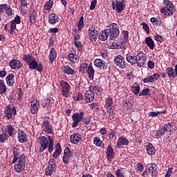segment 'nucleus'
Returning a JSON list of instances; mask_svg holds the SVG:
<instances>
[{
    "mask_svg": "<svg viewBox=\"0 0 177 177\" xmlns=\"http://www.w3.org/2000/svg\"><path fill=\"white\" fill-rule=\"evenodd\" d=\"M50 140H53L50 136H48V138L45 136H41L38 138L37 142L39 145H40V148L39 150V153H44V151L48 149L49 143H50Z\"/></svg>",
    "mask_w": 177,
    "mask_h": 177,
    "instance_id": "nucleus-1",
    "label": "nucleus"
},
{
    "mask_svg": "<svg viewBox=\"0 0 177 177\" xmlns=\"http://www.w3.org/2000/svg\"><path fill=\"white\" fill-rule=\"evenodd\" d=\"M14 169L17 174H21L26 168V156L21 155L19 160L15 162Z\"/></svg>",
    "mask_w": 177,
    "mask_h": 177,
    "instance_id": "nucleus-2",
    "label": "nucleus"
},
{
    "mask_svg": "<svg viewBox=\"0 0 177 177\" xmlns=\"http://www.w3.org/2000/svg\"><path fill=\"white\" fill-rule=\"evenodd\" d=\"M127 6V0H113L112 1V9L117 13H122Z\"/></svg>",
    "mask_w": 177,
    "mask_h": 177,
    "instance_id": "nucleus-3",
    "label": "nucleus"
},
{
    "mask_svg": "<svg viewBox=\"0 0 177 177\" xmlns=\"http://www.w3.org/2000/svg\"><path fill=\"white\" fill-rule=\"evenodd\" d=\"M150 175L151 177L157 176V165L154 163L148 164L147 168L142 173L143 177H147Z\"/></svg>",
    "mask_w": 177,
    "mask_h": 177,
    "instance_id": "nucleus-4",
    "label": "nucleus"
},
{
    "mask_svg": "<svg viewBox=\"0 0 177 177\" xmlns=\"http://www.w3.org/2000/svg\"><path fill=\"white\" fill-rule=\"evenodd\" d=\"M109 34L110 39H116L120 35V29H118V24L113 23L109 26V29H106Z\"/></svg>",
    "mask_w": 177,
    "mask_h": 177,
    "instance_id": "nucleus-5",
    "label": "nucleus"
},
{
    "mask_svg": "<svg viewBox=\"0 0 177 177\" xmlns=\"http://www.w3.org/2000/svg\"><path fill=\"white\" fill-rule=\"evenodd\" d=\"M146 63V54L143 52L140 51L136 55V64L137 67H143Z\"/></svg>",
    "mask_w": 177,
    "mask_h": 177,
    "instance_id": "nucleus-6",
    "label": "nucleus"
},
{
    "mask_svg": "<svg viewBox=\"0 0 177 177\" xmlns=\"http://www.w3.org/2000/svg\"><path fill=\"white\" fill-rule=\"evenodd\" d=\"M59 85L61 86L62 96H64V97H68V95L70 94V89L71 88L68 82L64 80H61L59 82Z\"/></svg>",
    "mask_w": 177,
    "mask_h": 177,
    "instance_id": "nucleus-7",
    "label": "nucleus"
},
{
    "mask_svg": "<svg viewBox=\"0 0 177 177\" xmlns=\"http://www.w3.org/2000/svg\"><path fill=\"white\" fill-rule=\"evenodd\" d=\"M84 117V112L76 113L72 115V120L73 122L72 123V128H75L78 126V124L82 121V118Z\"/></svg>",
    "mask_w": 177,
    "mask_h": 177,
    "instance_id": "nucleus-8",
    "label": "nucleus"
},
{
    "mask_svg": "<svg viewBox=\"0 0 177 177\" xmlns=\"http://www.w3.org/2000/svg\"><path fill=\"white\" fill-rule=\"evenodd\" d=\"M5 116L7 118V120H10L13 115H16V107L13 106L12 108V105L8 104L6 108H5Z\"/></svg>",
    "mask_w": 177,
    "mask_h": 177,
    "instance_id": "nucleus-9",
    "label": "nucleus"
},
{
    "mask_svg": "<svg viewBox=\"0 0 177 177\" xmlns=\"http://www.w3.org/2000/svg\"><path fill=\"white\" fill-rule=\"evenodd\" d=\"M55 168H56V162H55V159H50L46 169V176H50V175L53 174Z\"/></svg>",
    "mask_w": 177,
    "mask_h": 177,
    "instance_id": "nucleus-10",
    "label": "nucleus"
},
{
    "mask_svg": "<svg viewBox=\"0 0 177 177\" xmlns=\"http://www.w3.org/2000/svg\"><path fill=\"white\" fill-rule=\"evenodd\" d=\"M21 23V19L19 15H17L15 19L10 21V28L9 31V34H10V35L15 32V30H16V25L20 24Z\"/></svg>",
    "mask_w": 177,
    "mask_h": 177,
    "instance_id": "nucleus-11",
    "label": "nucleus"
},
{
    "mask_svg": "<svg viewBox=\"0 0 177 177\" xmlns=\"http://www.w3.org/2000/svg\"><path fill=\"white\" fill-rule=\"evenodd\" d=\"M98 34L99 33L97 32V30L94 26L88 28V37L91 42H94V41H96Z\"/></svg>",
    "mask_w": 177,
    "mask_h": 177,
    "instance_id": "nucleus-12",
    "label": "nucleus"
},
{
    "mask_svg": "<svg viewBox=\"0 0 177 177\" xmlns=\"http://www.w3.org/2000/svg\"><path fill=\"white\" fill-rule=\"evenodd\" d=\"M29 66L30 70H37V71H39V73H41L43 70L42 64H38L37 62V59H34L30 63L28 64Z\"/></svg>",
    "mask_w": 177,
    "mask_h": 177,
    "instance_id": "nucleus-13",
    "label": "nucleus"
},
{
    "mask_svg": "<svg viewBox=\"0 0 177 177\" xmlns=\"http://www.w3.org/2000/svg\"><path fill=\"white\" fill-rule=\"evenodd\" d=\"M94 66L99 68L100 70H107V64L106 61L102 60L100 59H96L94 60Z\"/></svg>",
    "mask_w": 177,
    "mask_h": 177,
    "instance_id": "nucleus-14",
    "label": "nucleus"
},
{
    "mask_svg": "<svg viewBox=\"0 0 177 177\" xmlns=\"http://www.w3.org/2000/svg\"><path fill=\"white\" fill-rule=\"evenodd\" d=\"M114 63L120 68H125L127 67V64H125V59L121 55H118L114 59Z\"/></svg>",
    "mask_w": 177,
    "mask_h": 177,
    "instance_id": "nucleus-15",
    "label": "nucleus"
},
{
    "mask_svg": "<svg viewBox=\"0 0 177 177\" xmlns=\"http://www.w3.org/2000/svg\"><path fill=\"white\" fill-rule=\"evenodd\" d=\"M128 145H129V140L124 136H120L118 139L116 148L121 149V146H128Z\"/></svg>",
    "mask_w": 177,
    "mask_h": 177,
    "instance_id": "nucleus-16",
    "label": "nucleus"
},
{
    "mask_svg": "<svg viewBox=\"0 0 177 177\" xmlns=\"http://www.w3.org/2000/svg\"><path fill=\"white\" fill-rule=\"evenodd\" d=\"M41 129L46 133H53V131L52 130V125L49 123V121L46 120L41 124Z\"/></svg>",
    "mask_w": 177,
    "mask_h": 177,
    "instance_id": "nucleus-17",
    "label": "nucleus"
},
{
    "mask_svg": "<svg viewBox=\"0 0 177 177\" xmlns=\"http://www.w3.org/2000/svg\"><path fill=\"white\" fill-rule=\"evenodd\" d=\"M10 67H11L12 70H19L23 67V63H21L20 60L12 59L10 62Z\"/></svg>",
    "mask_w": 177,
    "mask_h": 177,
    "instance_id": "nucleus-18",
    "label": "nucleus"
},
{
    "mask_svg": "<svg viewBox=\"0 0 177 177\" xmlns=\"http://www.w3.org/2000/svg\"><path fill=\"white\" fill-rule=\"evenodd\" d=\"M38 107H39V102L37 100L31 101L30 113L32 114H37L38 113Z\"/></svg>",
    "mask_w": 177,
    "mask_h": 177,
    "instance_id": "nucleus-19",
    "label": "nucleus"
},
{
    "mask_svg": "<svg viewBox=\"0 0 177 177\" xmlns=\"http://www.w3.org/2000/svg\"><path fill=\"white\" fill-rule=\"evenodd\" d=\"M145 147L149 156H154V154H156V148L153 146L151 143H145Z\"/></svg>",
    "mask_w": 177,
    "mask_h": 177,
    "instance_id": "nucleus-20",
    "label": "nucleus"
},
{
    "mask_svg": "<svg viewBox=\"0 0 177 177\" xmlns=\"http://www.w3.org/2000/svg\"><path fill=\"white\" fill-rule=\"evenodd\" d=\"M95 99V94L92 91H88L84 95V100L86 103H91Z\"/></svg>",
    "mask_w": 177,
    "mask_h": 177,
    "instance_id": "nucleus-21",
    "label": "nucleus"
},
{
    "mask_svg": "<svg viewBox=\"0 0 177 177\" xmlns=\"http://www.w3.org/2000/svg\"><path fill=\"white\" fill-rule=\"evenodd\" d=\"M71 143L72 145H78L82 140L81 137H80V134L73 133L70 136Z\"/></svg>",
    "mask_w": 177,
    "mask_h": 177,
    "instance_id": "nucleus-22",
    "label": "nucleus"
},
{
    "mask_svg": "<svg viewBox=\"0 0 177 177\" xmlns=\"http://www.w3.org/2000/svg\"><path fill=\"white\" fill-rule=\"evenodd\" d=\"M59 16L55 13H51L48 16V23L50 24H56V23H59Z\"/></svg>",
    "mask_w": 177,
    "mask_h": 177,
    "instance_id": "nucleus-23",
    "label": "nucleus"
},
{
    "mask_svg": "<svg viewBox=\"0 0 177 177\" xmlns=\"http://www.w3.org/2000/svg\"><path fill=\"white\" fill-rule=\"evenodd\" d=\"M106 156L108 161H109V162H111L113 158H114V150H113V147H111V145H108L107 147Z\"/></svg>",
    "mask_w": 177,
    "mask_h": 177,
    "instance_id": "nucleus-24",
    "label": "nucleus"
},
{
    "mask_svg": "<svg viewBox=\"0 0 177 177\" xmlns=\"http://www.w3.org/2000/svg\"><path fill=\"white\" fill-rule=\"evenodd\" d=\"M56 57H57V53L56 52V49H55V48H51L48 55L50 63H53V62L56 60Z\"/></svg>",
    "mask_w": 177,
    "mask_h": 177,
    "instance_id": "nucleus-25",
    "label": "nucleus"
},
{
    "mask_svg": "<svg viewBox=\"0 0 177 177\" xmlns=\"http://www.w3.org/2000/svg\"><path fill=\"white\" fill-rule=\"evenodd\" d=\"M74 44L75 46L77 47V49L79 50V52H81V50H82L84 45H82V43H81V41H80V35L75 36Z\"/></svg>",
    "mask_w": 177,
    "mask_h": 177,
    "instance_id": "nucleus-26",
    "label": "nucleus"
},
{
    "mask_svg": "<svg viewBox=\"0 0 177 177\" xmlns=\"http://www.w3.org/2000/svg\"><path fill=\"white\" fill-rule=\"evenodd\" d=\"M86 73L88 74V78L91 80H93V78L95 77V69H93V66H92V64H90L87 67V69L86 71Z\"/></svg>",
    "mask_w": 177,
    "mask_h": 177,
    "instance_id": "nucleus-27",
    "label": "nucleus"
},
{
    "mask_svg": "<svg viewBox=\"0 0 177 177\" xmlns=\"http://www.w3.org/2000/svg\"><path fill=\"white\" fill-rule=\"evenodd\" d=\"M62 68V71L65 73V74H67L68 75H74V74H75V71L71 68L68 65L63 66Z\"/></svg>",
    "mask_w": 177,
    "mask_h": 177,
    "instance_id": "nucleus-28",
    "label": "nucleus"
},
{
    "mask_svg": "<svg viewBox=\"0 0 177 177\" xmlns=\"http://www.w3.org/2000/svg\"><path fill=\"white\" fill-rule=\"evenodd\" d=\"M174 12H175L174 11V10L167 8V7L162 8L160 10V13H162L163 15H165V16H167V17L172 16Z\"/></svg>",
    "mask_w": 177,
    "mask_h": 177,
    "instance_id": "nucleus-29",
    "label": "nucleus"
},
{
    "mask_svg": "<svg viewBox=\"0 0 177 177\" xmlns=\"http://www.w3.org/2000/svg\"><path fill=\"white\" fill-rule=\"evenodd\" d=\"M165 71L169 78H175L177 77L176 71L173 68L168 67L166 68Z\"/></svg>",
    "mask_w": 177,
    "mask_h": 177,
    "instance_id": "nucleus-30",
    "label": "nucleus"
},
{
    "mask_svg": "<svg viewBox=\"0 0 177 177\" xmlns=\"http://www.w3.org/2000/svg\"><path fill=\"white\" fill-rule=\"evenodd\" d=\"M145 44L151 50H153L156 46V44H154V41H153V39H151V37H146Z\"/></svg>",
    "mask_w": 177,
    "mask_h": 177,
    "instance_id": "nucleus-31",
    "label": "nucleus"
},
{
    "mask_svg": "<svg viewBox=\"0 0 177 177\" xmlns=\"http://www.w3.org/2000/svg\"><path fill=\"white\" fill-rule=\"evenodd\" d=\"M126 60L128 63L131 64V66L136 64V56H133L131 53L127 54Z\"/></svg>",
    "mask_w": 177,
    "mask_h": 177,
    "instance_id": "nucleus-32",
    "label": "nucleus"
},
{
    "mask_svg": "<svg viewBox=\"0 0 177 177\" xmlns=\"http://www.w3.org/2000/svg\"><path fill=\"white\" fill-rule=\"evenodd\" d=\"M7 84L9 86H13V84H15V74L10 73L7 75L6 78Z\"/></svg>",
    "mask_w": 177,
    "mask_h": 177,
    "instance_id": "nucleus-33",
    "label": "nucleus"
},
{
    "mask_svg": "<svg viewBox=\"0 0 177 177\" xmlns=\"http://www.w3.org/2000/svg\"><path fill=\"white\" fill-rule=\"evenodd\" d=\"M68 58L69 62H71L73 64H75V63H78L80 62V59L78 58V55L77 54L74 53H69L68 55Z\"/></svg>",
    "mask_w": 177,
    "mask_h": 177,
    "instance_id": "nucleus-34",
    "label": "nucleus"
},
{
    "mask_svg": "<svg viewBox=\"0 0 177 177\" xmlns=\"http://www.w3.org/2000/svg\"><path fill=\"white\" fill-rule=\"evenodd\" d=\"M37 21V12L32 8L30 10V22L31 24H35Z\"/></svg>",
    "mask_w": 177,
    "mask_h": 177,
    "instance_id": "nucleus-35",
    "label": "nucleus"
},
{
    "mask_svg": "<svg viewBox=\"0 0 177 177\" xmlns=\"http://www.w3.org/2000/svg\"><path fill=\"white\" fill-rule=\"evenodd\" d=\"M18 139L20 143H24L27 142V135L23 131H19L18 132Z\"/></svg>",
    "mask_w": 177,
    "mask_h": 177,
    "instance_id": "nucleus-36",
    "label": "nucleus"
},
{
    "mask_svg": "<svg viewBox=\"0 0 177 177\" xmlns=\"http://www.w3.org/2000/svg\"><path fill=\"white\" fill-rule=\"evenodd\" d=\"M131 91L134 95H139V92H140V86L138 82H135L132 86H131Z\"/></svg>",
    "mask_w": 177,
    "mask_h": 177,
    "instance_id": "nucleus-37",
    "label": "nucleus"
},
{
    "mask_svg": "<svg viewBox=\"0 0 177 177\" xmlns=\"http://www.w3.org/2000/svg\"><path fill=\"white\" fill-rule=\"evenodd\" d=\"M109 35H110L107 29H106L104 31H102L101 33H100L99 39H100V41H106V39L109 38Z\"/></svg>",
    "mask_w": 177,
    "mask_h": 177,
    "instance_id": "nucleus-38",
    "label": "nucleus"
},
{
    "mask_svg": "<svg viewBox=\"0 0 177 177\" xmlns=\"http://www.w3.org/2000/svg\"><path fill=\"white\" fill-rule=\"evenodd\" d=\"M166 8L167 9H170V10H173V12H176V9H175V6H174V3L169 0H164L163 1Z\"/></svg>",
    "mask_w": 177,
    "mask_h": 177,
    "instance_id": "nucleus-39",
    "label": "nucleus"
},
{
    "mask_svg": "<svg viewBox=\"0 0 177 177\" xmlns=\"http://www.w3.org/2000/svg\"><path fill=\"white\" fill-rule=\"evenodd\" d=\"M35 59V57L30 54H25L23 56V60L26 62L27 64H29V63L32 62Z\"/></svg>",
    "mask_w": 177,
    "mask_h": 177,
    "instance_id": "nucleus-40",
    "label": "nucleus"
},
{
    "mask_svg": "<svg viewBox=\"0 0 177 177\" xmlns=\"http://www.w3.org/2000/svg\"><path fill=\"white\" fill-rule=\"evenodd\" d=\"M126 172L127 169L121 167L115 171V175L117 177H125Z\"/></svg>",
    "mask_w": 177,
    "mask_h": 177,
    "instance_id": "nucleus-41",
    "label": "nucleus"
},
{
    "mask_svg": "<svg viewBox=\"0 0 177 177\" xmlns=\"http://www.w3.org/2000/svg\"><path fill=\"white\" fill-rule=\"evenodd\" d=\"M50 103H52V99L49 97H46L43 100L41 106L42 107H44L45 109H46L49 107V106H50Z\"/></svg>",
    "mask_w": 177,
    "mask_h": 177,
    "instance_id": "nucleus-42",
    "label": "nucleus"
},
{
    "mask_svg": "<svg viewBox=\"0 0 177 177\" xmlns=\"http://www.w3.org/2000/svg\"><path fill=\"white\" fill-rule=\"evenodd\" d=\"M128 39H129V32H128L127 30H123L122 38V44H125L126 42H128Z\"/></svg>",
    "mask_w": 177,
    "mask_h": 177,
    "instance_id": "nucleus-43",
    "label": "nucleus"
},
{
    "mask_svg": "<svg viewBox=\"0 0 177 177\" xmlns=\"http://www.w3.org/2000/svg\"><path fill=\"white\" fill-rule=\"evenodd\" d=\"M21 12L26 13L27 12V0H21Z\"/></svg>",
    "mask_w": 177,
    "mask_h": 177,
    "instance_id": "nucleus-44",
    "label": "nucleus"
},
{
    "mask_svg": "<svg viewBox=\"0 0 177 177\" xmlns=\"http://www.w3.org/2000/svg\"><path fill=\"white\" fill-rule=\"evenodd\" d=\"M6 92V85L3 82V80H0V95H3Z\"/></svg>",
    "mask_w": 177,
    "mask_h": 177,
    "instance_id": "nucleus-45",
    "label": "nucleus"
},
{
    "mask_svg": "<svg viewBox=\"0 0 177 177\" xmlns=\"http://www.w3.org/2000/svg\"><path fill=\"white\" fill-rule=\"evenodd\" d=\"M172 124H174V122L165 124L164 125V131L166 132H172V129H174Z\"/></svg>",
    "mask_w": 177,
    "mask_h": 177,
    "instance_id": "nucleus-46",
    "label": "nucleus"
},
{
    "mask_svg": "<svg viewBox=\"0 0 177 177\" xmlns=\"http://www.w3.org/2000/svg\"><path fill=\"white\" fill-rule=\"evenodd\" d=\"M86 68H88V64L82 62L80 64L79 71L80 73H83V74H85V73H86Z\"/></svg>",
    "mask_w": 177,
    "mask_h": 177,
    "instance_id": "nucleus-47",
    "label": "nucleus"
},
{
    "mask_svg": "<svg viewBox=\"0 0 177 177\" xmlns=\"http://www.w3.org/2000/svg\"><path fill=\"white\" fill-rule=\"evenodd\" d=\"M111 106H113V98L109 97L107 99H106L105 107L107 109H113V107Z\"/></svg>",
    "mask_w": 177,
    "mask_h": 177,
    "instance_id": "nucleus-48",
    "label": "nucleus"
},
{
    "mask_svg": "<svg viewBox=\"0 0 177 177\" xmlns=\"http://www.w3.org/2000/svg\"><path fill=\"white\" fill-rule=\"evenodd\" d=\"M165 113H166L165 110L161 111H156V112L151 111L149 113L148 115L149 117H157V115H160V114H165Z\"/></svg>",
    "mask_w": 177,
    "mask_h": 177,
    "instance_id": "nucleus-49",
    "label": "nucleus"
},
{
    "mask_svg": "<svg viewBox=\"0 0 177 177\" xmlns=\"http://www.w3.org/2000/svg\"><path fill=\"white\" fill-rule=\"evenodd\" d=\"M90 91H91V92H93L94 94L96 93H99V92H100V87H99V86H95V85H91L89 88Z\"/></svg>",
    "mask_w": 177,
    "mask_h": 177,
    "instance_id": "nucleus-50",
    "label": "nucleus"
},
{
    "mask_svg": "<svg viewBox=\"0 0 177 177\" xmlns=\"http://www.w3.org/2000/svg\"><path fill=\"white\" fill-rule=\"evenodd\" d=\"M93 143L97 147H102V145H103V141L100 140L99 137H95L93 139Z\"/></svg>",
    "mask_w": 177,
    "mask_h": 177,
    "instance_id": "nucleus-51",
    "label": "nucleus"
},
{
    "mask_svg": "<svg viewBox=\"0 0 177 177\" xmlns=\"http://www.w3.org/2000/svg\"><path fill=\"white\" fill-rule=\"evenodd\" d=\"M52 6H53V1L50 0L45 3L44 9L45 10H50V9H52Z\"/></svg>",
    "mask_w": 177,
    "mask_h": 177,
    "instance_id": "nucleus-52",
    "label": "nucleus"
},
{
    "mask_svg": "<svg viewBox=\"0 0 177 177\" xmlns=\"http://www.w3.org/2000/svg\"><path fill=\"white\" fill-rule=\"evenodd\" d=\"M19 151L17 149H14V158H13V160H12V164H15V162H16L19 157Z\"/></svg>",
    "mask_w": 177,
    "mask_h": 177,
    "instance_id": "nucleus-53",
    "label": "nucleus"
},
{
    "mask_svg": "<svg viewBox=\"0 0 177 177\" xmlns=\"http://www.w3.org/2000/svg\"><path fill=\"white\" fill-rule=\"evenodd\" d=\"M107 114H108V120H114V111L113 109H107Z\"/></svg>",
    "mask_w": 177,
    "mask_h": 177,
    "instance_id": "nucleus-54",
    "label": "nucleus"
},
{
    "mask_svg": "<svg viewBox=\"0 0 177 177\" xmlns=\"http://www.w3.org/2000/svg\"><path fill=\"white\" fill-rule=\"evenodd\" d=\"M84 26H85V24H84V17H81L77 24L78 30H82Z\"/></svg>",
    "mask_w": 177,
    "mask_h": 177,
    "instance_id": "nucleus-55",
    "label": "nucleus"
},
{
    "mask_svg": "<svg viewBox=\"0 0 177 177\" xmlns=\"http://www.w3.org/2000/svg\"><path fill=\"white\" fill-rule=\"evenodd\" d=\"M7 132L10 136L15 135V128L12 125H9L7 129Z\"/></svg>",
    "mask_w": 177,
    "mask_h": 177,
    "instance_id": "nucleus-56",
    "label": "nucleus"
},
{
    "mask_svg": "<svg viewBox=\"0 0 177 177\" xmlns=\"http://www.w3.org/2000/svg\"><path fill=\"white\" fill-rule=\"evenodd\" d=\"M123 106L126 110H131L132 109V105H131V102L124 100L123 101Z\"/></svg>",
    "mask_w": 177,
    "mask_h": 177,
    "instance_id": "nucleus-57",
    "label": "nucleus"
},
{
    "mask_svg": "<svg viewBox=\"0 0 177 177\" xmlns=\"http://www.w3.org/2000/svg\"><path fill=\"white\" fill-rule=\"evenodd\" d=\"M150 92V88H147L140 92L139 96H147Z\"/></svg>",
    "mask_w": 177,
    "mask_h": 177,
    "instance_id": "nucleus-58",
    "label": "nucleus"
},
{
    "mask_svg": "<svg viewBox=\"0 0 177 177\" xmlns=\"http://www.w3.org/2000/svg\"><path fill=\"white\" fill-rule=\"evenodd\" d=\"M143 82L145 84H147L148 82H151V83L154 82V80L153 79V76L149 75V76H148L147 77H145L144 80H143Z\"/></svg>",
    "mask_w": 177,
    "mask_h": 177,
    "instance_id": "nucleus-59",
    "label": "nucleus"
},
{
    "mask_svg": "<svg viewBox=\"0 0 177 177\" xmlns=\"http://www.w3.org/2000/svg\"><path fill=\"white\" fill-rule=\"evenodd\" d=\"M164 130H162V129L157 130L156 131V139H158L160 138V136H162V135H164Z\"/></svg>",
    "mask_w": 177,
    "mask_h": 177,
    "instance_id": "nucleus-60",
    "label": "nucleus"
},
{
    "mask_svg": "<svg viewBox=\"0 0 177 177\" xmlns=\"http://www.w3.org/2000/svg\"><path fill=\"white\" fill-rule=\"evenodd\" d=\"M53 145H54L53 140H50L49 145L47 147V148H48L49 153H52V151H53Z\"/></svg>",
    "mask_w": 177,
    "mask_h": 177,
    "instance_id": "nucleus-61",
    "label": "nucleus"
},
{
    "mask_svg": "<svg viewBox=\"0 0 177 177\" xmlns=\"http://www.w3.org/2000/svg\"><path fill=\"white\" fill-rule=\"evenodd\" d=\"M64 156H66V157H71V150L70 149V148L66 147L64 149Z\"/></svg>",
    "mask_w": 177,
    "mask_h": 177,
    "instance_id": "nucleus-62",
    "label": "nucleus"
},
{
    "mask_svg": "<svg viewBox=\"0 0 177 177\" xmlns=\"http://www.w3.org/2000/svg\"><path fill=\"white\" fill-rule=\"evenodd\" d=\"M6 13L8 16H12V15H13V12L12 11V8H10V6H6Z\"/></svg>",
    "mask_w": 177,
    "mask_h": 177,
    "instance_id": "nucleus-63",
    "label": "nucleus"
},
{
    "mask_svg": "<svg viewBox=\"0 0 177 177\" xmlns=\"http://www.w3.org/2000/svg\"><path fill=\"white\" fill-rule=\"evenodd\" d=\"M155 40H156L157 42H160V44H162L164 42V38H162L161 36L157 35L154 37Z\"/></svg>",
    "mask_w": 177,
    "mask_h": 177,
    "instance_id": "nucleus-64",
    "label": "nucleus"
}]
</instances>
